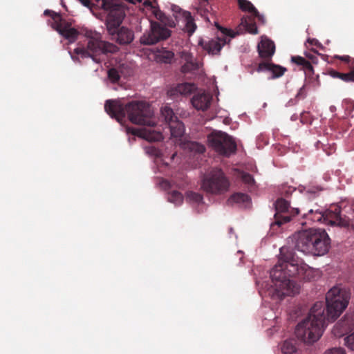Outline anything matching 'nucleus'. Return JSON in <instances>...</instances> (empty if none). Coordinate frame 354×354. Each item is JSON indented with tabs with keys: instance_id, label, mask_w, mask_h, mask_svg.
<instances>
[{
	"instance_id": "55",
	"label": "nucleus",
	"mask_w": 354,
	"mask_h": 354,
	"mask_svg": "<svg viewBox=\"0 0 354 354\" xmlns=\"http://www.w3.org/2000/svg\"><path fill=\"white\" fill-rule=\"evenodd\" d=\"M322 218H319L317 214H313L310 216V220H311L313 222H315V221H321Z\"/></svg>"
},
{
	"instance_id": "54",
	"label": "nucleus",
	"mask_w": 354,
	"mask_h": 354,
	"mask_svg": "<svg viewBox=\"0 0 354 354\" xmlns=\"http://www.w3.org/2000/svg\"><path fill=\"white\" fill-rule=\"evenodd\" d=\"M305 55L308 58L311 59L313 63H317V58L315 55H312L310 53H305Z\"/></svg>"
},
{
	"instance_id": "25",
	"label": "nucleus",
	"mask_w": 354,
	"mask_h": 354,
	"mask_svg": "<svg viewBox=\"0 0 354 354\" xmlns=\"http://www.w3.org/2000/svg\"><path fill=\"white\" fill-rule=\"evenodd\" d=\"M281 350L283 354H299V351L296 346V341L293 339L285 340L282 344Z\"/></svg>"
},
{
	"instance_id": "26",
	"label": "nucleus",
	"mask_w": 354,
	"mask_h": 354,
	"mask_svg": "<svg viewBox=\"0 0 354 354\" xmlns=\"http://www.w3.org/2000/svg\"><path fill=\"white\" fill-rule=\"evenodd\" d=\"M196 89V86L193 83H182L178 84L175 88V91L182 95L191 94Z\"/></svg>"
},
{
	"instance_id": "56",
	"label": "nucleus",
	"mask_w": 354,
	"mask_h": 354,
	"mask_svg": "<svg viewBox=\"0 0 354 354\" xmlns=\"http://www.w3.org/2000/svg\"><path fill=\"white\" fill-rule=\"evenodd\" d=\"M314 214H317L319 218H323L324 216V213L319 209L314 210Z\"/></svg>"
},
{
	"instance_id": "38",
	"label": "nucleus",
	"mask_w": 354,
	"mask_h": 354,
	"mask_svg": "<svg viewBox=\"0 0 354 354\" xmlns=\"http://www.w3.org/2000/svg\"><path fill=\"white\" fill-rule=\"evenodd\" d=\"M145 151L147 154L153 157H160V151L153 146H148L145 147Z\"/></svg>"
},
{
	"instance_id": "2",
	"label": "nucleus",
	"mask_w": 354,
	"mask_h": 354,
	"mask_svg": "<svg viewBox=\"0 0 354 354\" xmlns=\"http://www.w3.org/2000/svg\"><path fill=\"white\" fill-rule=\"evenodd\" d=\"M50 26L71 44L75 42L79 36L85 38V44L78 43L73 51H68L75 62L80 63V59L90 58L94 63L100 64L101 56L114 54L119 50L116 45L103 40L102 34L95 30L86 27L77 30L64 19L61 21L52 22Z\"/></svg>"
},
{
	"instance_id": "48",
	"label": "nucleus",
	"mask_w": 354,
	"mask_h": 354,
	"mask_svg": "<svg viewBox=\"0 0 354 354\" xmlns=\"http://www.w3.org/2000/svg\"><path fill=\"white\" fill-rule=\"evenodd\" d=\"M295 191V188L290 186H283L282 187L281 194L286 196L292 194Z\"/></svg>"
},
{
	"instance_id": "60",
	"label": "nucleus",
	"mask_w": 354,
	"mask_h": 354,
	"mask_svg": "<svg viewBox=\"0 0 354 354\" xmlns=\"http://www.w3.org/2000/svg\"><path fill=\"white\" fill-rule=\"evenodd\" d=\"M329 110H330V111L331 113H335L336 112V111H337V108H336V106L335 105H331L329 107Z\"/></svg>"
},
{
	"instance_id": "52",
	"label": "nucleus",
	"mask_w": 354,
	"mask_h": 354,
	"mask_svg": "<svg viewBox=\"0 0 354 354\" xmlns=\"http://www.w3.org/2000/svg\"><path fill=\"white\" fill-rule=\"evenodd\" d=\"M334 57L345 62H348L350 60V57L348 55H335Z\"/></svg>"
},
{
	"instance_id": "15",
	"label": "nucleus",
	"mask_w": 354,
	"mask_h": 354,
	"mask_svg": "<svg viewBox=\"0 0 354 354\" xmlns=\"http://www.w3.org/2000/svg\"><path fill=\"white\" fill-rule=\"evenodd\" d=\"M256 71L258 73L269 72L271 75L268 77V80H274L282 77L287 71V68L272 62H263L259 64Z\"/></svg>"
},
{
	"instance_id": "4",
	"label": "nucleus",
	"mask_w": 354,
	"mask_h": 354,
	"mask_svg": "<svg viewBox=\"0 0 354 354\" xmlns=\"http://www.w3.org/2000/svg\"><path fill=\"white\" fill-rule=\"evenodd\" d=\"M104 110L111 118L122 123L127 114L129 120L135 124L155 126L156 120L150 105L145 101L133 100L124 106L119 100H107Z\"/></svg>"
},
{
	"instance_id": "30",
	"label": "nucleus",
	"mask_w": 354,
	"mask_h": 354,
	"mask_svg": "<svg viewBox=\"0 0 354 354\" xmlns=\"http://www.w3.org/2000/svg\"><path fill=\"white\" fill-rule=\"evenodd\" d=\"M239 8L243 12H249L253 14L257 12V8L248 0H237Z\"/></svg>"
},
{
	"instance_id": "19",
	"label": "nucleus",
	"mask_w": 354,
	"mask_h": 354,
	"mask_svg": "<svg viewBox=\"0 0 354 354\" xmlns=\"http://www.w3.org/2000/svg\"><path fill=\"white\" fill-rule=\"evenodd\" d=\"M259 57L263 59H271L275 52L274 41L267 37H263L257 46Z\"/></svg>"
},
{
	"instance_id": "21",
	"label": "nucleus",
	"mask_w": 354,
	"mask_h": 354,
	"mask_svg": "<svg viewBox=\"0 0 354 354\" xmlns=\"http://www.w3.org/2000/svg\"><path fill=\"white\" fill-rule=\"evenodd\" d=\"M155 59L158 63L171 64L174 59V53L166 48H157L155 52Z\"/></svg>"
},
{
	"instance_id": "36",
	"label": "nucleus",
	"mask_w": 354,
	"mask_h": 354,
	"mask_svg": "<svg viewBox=\"0 0 354 354\" xmlns=\"http://www.w3.org/2000/svg\"><path fill=\"white\" fill-rule=\"evenodd\" d=\"M44 15H49L53 20V22L61 21L63 19L62 17L59 13L55 12L51 10H45L44 12Z\"/></svg>"
},
{
	"instance_id": "1",
	"label": "nucleus",
	"mask_w": 354,
	"mask_h": 354,
	"mask_svg": "<svg viewBox=\"0 0 354 354\" xmlns=\"http://www.w3.org/2000/svg\"><path fill=\"white\" fill-rule=\"evenodd\" d=\"M351 291L341 285L331 288L326 295V314L322 302H316L306 318L295 328V335L306 344L317 342L322 335L328 322L337 319L348 305Z\"/></svg>"
},
{
	"instance_id": "51",
	"label": "nucleus",
	"mask_w": 354,
	"mask_h": 354,
	"mask_svg": "<svg viewBox=\"0 0 354 354\" xmlns=\"http://www.w3.org/2000/svg\"><path fill=\"white\" fill-rule=\"evenodd\" d=\"M307 41H308V43H310V44H312V45H315V46H318V47H322V46L321 43H320L317 39H314V38H313V39L308 38V39H307Z\"/></svg>"
},
{
	"instance_id": "12",
	"label": "nucleus",
	"mask_w": 354,
	"mask_h": 354,
	"mask_svg": "<svg viewBox=\"0 0 354 354\" xmlns=\"http://www.w3.org/2000/svg\"><path fill=\"white\" fill-rule=\"evenodd\" d=\"M154 126H147L144 128H127V133H131L150 142H158L164 139L160 130L153 129Z\"/></svg>"
},
{
	"instance_id": "61",
	"label": "nucleus",
	"mask_w": 354,
	"mask_h": 354,
	"mask_svg": "<svg viewBox=\"0 0 354 354\" xmlns=\"http://www.w3.org/2000/svg\"><path fill=\"white\" fill-rule=\"evenodd\" d=\"M298 119V115L296 114V113H294L293 115H291L290 117V120L292 121H296Z\"/></svg>"
},
{
	"instance_id": "29",
	"label": "nucleus",
	"mask_w": 354,
	"mask_h": 354,
	"mask_svg": "<svg viewBox=\"0 0 354 354\" xmlns=\"http://www.w3.org/2000/svg\"><path fill=\"white\" fill-rule=\"evenodd\" d=\"M303 189L306 192V194L316 196L324 190V188L321 185L309 183L307 185L304 186Z\"/></svg>"
},
{
	"instance_id": "63",
	"label": "nucleus",
	"mask_w": 354,
	"mask_h": 354,
	"mask_svg": "<svg viewBox=\"0 0 354 354\" xmlns=\"http://www.w3.org/2000/svg\"><path fill=\"white\" fill-rule=\"evenodd\" d=\"M214 26L218 30H219V26H221L217 21H214Z\"/></svg>"
},
{
	"instance_id": "41",
	"label": "nucleus",
	"mask_w": 354,
	"mask_h": 354,
	"mask_svg": "<svg viewBox=\"0 0 354 354\" xmlns=\"http://www.w3.org/2000/svg\"><path fill=\"white\" fill-rule=\"evenodd\" d=\"M301 66L303 67L306 75H314V68L309 61L306 59Z\"/></svg>"
},
{
	"instance_id": "11",
	"label": "nucleus",
	"mask_w": 354,
	"mask_h": 354,
	"mask_svg": "<svg viewBox=\"0 0 354 354\" xmlns=\"http://www.w3.org/2000/svg\"><path fill=\"white\" fill-rule=\"evenodd\" d=\"M161 116L169 126L171 136L174 138H181L185 133V125L174 113L173 109L166 105L160 109Z\"/></svg>"
},
{
	"instance_id": "53",
	"label": "nucleus",
	"mask_w": 354,
	"mask_h": 354,
	"mask_svg": "<svg viewBox=\"0 0 354 354\" xmlns=\"http://www.w3.org/2000/svg\"><path fill=\"white\" fill-rule=\"evenodd\" d=\"M218 30L221 31V32L222 33V35L223 36H227V34L231 32L230 29L227 28H224L223 26H219V30Z\"/></svg>"
},
{
	"instance_id": "31",
	"label": "nucleus",
	"mask_w": 354,
	"mask_h": 354,
	"mask_svg": "<svg viewBox=\"0 0 354 354\" xmlns=\"http://www.w3.org/2000/svg\"><path fill=\"white\" fill-rule=\"evenodd\" d=\"M107 78L111 83L115 84L120 80V75L116 68H111L107 71Z\"/></svg>"
},
{
	"instance_id": "20",
	"label": "nucleus",
	"mask_w": 354,
	"mask_h": 354,
	"mask_svg": "<svg viewBox=\"0 0 354 354\" xmlns=\"http://www.w3.org/2000/svg\"><path fill=\"white\" fill-rule=\"evenodd\" d=\"M153 13L155 17L159 21L158 22L160 23L162 26L167 28H174L178 23V21L173 16L167 15L159 8L154 9Z\"/></svg>"
},
{
	"instance_id": "13",
	"label": "nucleus",
	"mask_w": 354,
	"mask_h": 354,
	"mask_svg": "<svg viewBox=\"0 0 354 354\" xmlns=\"http://www.w3.org/2000/svg\"><path fill=\"white\" fill-rule=\"evenodd\" d=\"M230 41V39L216 37L214 38L205 39L199 38L198 45L209 55H218L223 47Z\"/></svg>"
},
{
	"instance_id": "49",
	"label": "nucleus",
	"mask_w": 354,
	"mask_h": 354,
	"mask_svg": "<svg viewBox=\"0 0 354 354\" xmlns=\"http://www.w3.org/2000/svg\"><path fill=\"white\" fill-rule=\"evenodd\" d=\"M159 185L160 187L165 190L168 189L171 187V184L167 180L162 179L160 182Z\"/></svg>"
},
{
	"instance_id": "8",
	"label": "nucleus",
	"mask_w": 354,
	"mask_h": 354,
	"mask_svg": "<svg viewBox=\"0 0 354 354\" xmlns=\"http://www.w3.org/2000/svg\"><path fill=\"white\" fill-rule=\"evenodd\" d=\"M310 249L307 254L323 256L330 248V239L324 229L312 228Z\"/></svg>"
},
{
	"instance_id": "17",
	"label": "nucleus",
	"mask_w": 354,
	"mask_h": 354,
	"mask_svg": "<svg viewBox=\"0 0 354 354\" xmlns=\"http://www.w3.org/2000/svg\"><path fill=\"white\" fill-rule=\"evenodd\" d=\"M226 203L229 206L246 209L250 207L252 199L247 194L237 192L231 195Z\"/></svg>"
},
{
	"instance_id": "59",
	"label": "nucleus",
	"mask_w": 354,
	"mask_h": 354,
	"mask_svg": "<svg viewBox=\"0 0 354 354\" xmlns=\"http://www.w3.org/2000/svg\"><path fill=\"white\" fill-rule=\"evenodd\" d=\"M296 102H297V101H296V100H293V99H290V100L288 102V103L286 104V106H291V105L295 104Z\"/></svg>"
},
{
	"instance_id": "35",
	"label": "nucleus",
	"mask_w": 354,
	"mask_h": 354,
	"mask_svg": "<svg viewBox=\"0 0 354 354\" xmlns=\"http://www.w3.org/2000/svg\"><path fill=\"white\" fill-rule=\"evenodd\" d=\"M342 106L348 113H351L354 110V100L350 98L344 99L342 102Z\"/></svg>"
},
{
	"instance_id": "23",
	"label": "nucleus",
	"mask_w": 354,
	"mask_h": 354,
	"mask_svg": "<svg viewBox=\"0 0 354 354\" xmlns=\"http://www.w3.org/2000/svg\"><path fill=\"white\" fill-rule=\"evenodd\" d=\"M185 201L193 206L205 203L203 195L193 191H188L185 193Z\"/></svg>"
},
{
	"instance_id": "27",
	"label": "nucleus",
	"mask_w": 354,
	"mask_h": 354,
	"mask_svg": "<svg viewBox=\"0 0 354 354\" xmlns=\"http://www.w3.org/2000/svg\"><path fill=\"white\" fill-rule=\"evenodd\" d=\"M200 68V64L197 59H194L192 62L184 63L180 68V71L183 73H195Z\"/></svg>"
},
{
	"instance_id": "62",
	"label": "nucleus",
	"mask_w": 354,
	"mask_h": 354,
	"mask_svg": "<svg viewBox=\"0 0 354 354\" xmlns=\"http://www.w3.org/2000/svg\"><path fill=\"white\" fill-rule=\"evenodd\" d=\"M350 225L349 226H351L352 228L354 230V219H350Z\"/></svg>"
},
{
	"instance_id": "44",
	"label": "nucleus",
	"mask_w": 354,
	"mask_h": 354,
	"mask_svg": "<svg viewBox=\"0 0 354 354\" xmlns=\"http://www.w3.org/2000/svg\"><path fill=\"white\" fill-rule=\"evenodd\" d=\"M306 84H304L298 91V92L297 93L296 95H295V98L297 100H303L304 98L306 97L307 96V93L306 92Z\"/></svg>"
},
{
	"instance_id": "40",
	"label": "nucleus",
	"mask_w": 354,
	"mask_h": 354,
	"mask_svg": "<svg viewBox=\"0 0 354 354\" xmlns=\"http://www.w3.org/2000/svg\"><path fill=\"white\" fill-rule=\"evenodd\" d=\"M190 148L192 150L195 151L198 153H203L205 151V146L196 142H192L190 145Z\"/></svg>"
},
{
	"instance_id": "58",
	"label": "nucleus",
	"mask_w": 354,
	"mask_h": 354,
	"mask_svg": "<svg viewBox=\"0 0 354 354\" xmlns=\"http://www.w3.org/2000/svg\"><path fill=\"white\" fill-rule=\"evenodd\" d=\"M231 32L227 34V36L230 37V38L235 37L239 33L237 32H234L233 30L230 29Z\"/></svg>"
},
{
	"instance_id": "37",
	"label": "nucleus",
	"mask_w": 354,
	"mask_h": 354,
	"mask_svg": "<svg viewBox=\"0 0 354 354\" xmlns=\"http://www.w3.org/2000/svg\"><path fill=\"white\" fill-rule=\"evenodd\" d=\"M180 57L184 62V63L189 62L194 59H196V58H194L193 54L187 50H183L180 52Z\"/></svg>"
},
{
	"instance_id": "18",
	"label": "nucleus",
	"mask_w": 354,
	"mask_h": 354,
	"mask_svg": "<svg viewBox=\"0 0 354 354\" xmlns=\"http://www.w3.org/2000/svg\"><path fill=\"white\" fill-rule=\"evenodd\" d=\"M326 216L335 219V221H330L332 224L336 222L337 225L342 227H349L350 218L346 216H342L340 206L338 205H333L326 212Z\"/></svg>"
},
{
	"instance_id": "24",
	"label": "nucleus",
	"mask_w": 354,
	"mask_h": 354,
	"mask_svg": "<svg viewBox=\"0 0 354 354\" xmlns=\"http://www.w3.org/2000/svg\"><path fill=\"white\" fill-rule=\"evenodd\" d=\"M328 74L333 78H338L344 81V82H354V68L348 73H340L335 70H330L328 71Z\"/></svg>"
},
{
	"instance_id": "33",
	"label": "nucleus",
	"mask_w": 354,
	"mask_h": 354,
	"mask_svg": "<svg viewBox=\"0 0 354 354\" xmlns=\"http://www.w3.org/2000/svg\"><path fill=\"white\" fill-rule=\"evenodd\" d=\"M171 10L173 12V17L178 21L184 17L183 12H186L175 4L171 6Z\"/></svg>"
},
{
	"instance_id": "47",
	"label": "nucleus",
	"mask_w": 354,
	"mask_h": 354,
	"mask_svg": "<svg viewBox=\"0 0 354 354\" xmlns=\"http://www.w3.org/2000/svg\"><path fill=\"white\" fill-rule=\"evenodd\" d=\"M247 30L248 32L252 35H257L258 33V28L256 24H248L246 26Z\"/></svg>"
},
{
	"instance_id": "45",
	"label": "nucleus",
	"mask_w": 354,
	"mask_h": 354,
	"mask_svg": "<svg viewBox=\"0 0 354 354\" xmlns=\"http://www.w3.org/2000/svg\"><path fill=\"white\" fill-rule=\"evenodd\" d=\"M80 3L85 7L91 9L92 7H97L98 8L103 9L102 7L97 5V2L94 0H79Z\"/></svg>"
},
{
	"instance_id": "7",
	"label": "nucleus",
	"mask_w": 354,
	"mask_h": 354,
	"mask_svg": "<svg viewBox=\"0 0 354 354\" xmlns=\"http://www.w3.org/2000/svg\"><path fill=\"white\" fill-rule=\"evenodd\" d=\"M207 140L209 147L220 156L230 157L236 151L234 138L225 132L214 131L207 136Z\"/></svg>"
},
{
	"instance_id": "34",
	"label": "nucleus",
	"mask_w": 354,
	"mask_h": 354,
	"mask_svg": "<svg viewBox=\"0 0 354 354\" xmlns=\"http://www.w3.org/2000/svg\"><path fill=\"white\" fill-rule=\"evenodd\" d=\"M241 180L245 184L248 185V186H252L255 183V180L253 176L247 172L242 173Z\"/></svg>"
},
{
	"instance_id": "3",
	"label": "nucleus",
	"mask_w": 354,
	"mask_h": 354,
	"mask_svg": "<svg viewBox=\"0 0 354 354\" xmlns=\"http://www.w3.org/2000/svg\"><path fill=\"white\" fill-rule=\"evenodd\" d=\"M280 248L279 263L270 270V275L273 285L268 289V295L274 299L281 300L286 296L299 293L300 286L291 278L297 274L299 265L290 253L283 254Z\"/></svg>"
},
{
	"instance_id": "42",
	"label": "nucleus",
	"mask_w": 354,
	"mask_h": 354,
	"mask_svg": "<svg viewBox=\"0 0 354 354\" xmlns=\"http://www.w3.org/2000/svg\"><path fill=\"white\" fill-rule=\"evenodd\" d=\"M196 12L198 15H200L203 19H204L206 21L209 22V19L208 17V10L206 8H203L201 6L196 8Z\"/></svg>"
},
{
	"instance_id": "6",
	"label": "nucleus",
	"mask_w": 354,
	"mask_h": 354,
	"mask_svg": "<svg viewBox=\"0 0 354 354\" xmlns=\"http://www.w3.org/2000/svg\"><path fill=\"white\" fill-rule=\"evenodd\" d=\"M230 181L221 169L214 168L204 175L201 187L204 192L213 195H221L229 190Z\"/></svg>"
},
{
	"instance_id": "10",
	"label": "nucleus",
	"mask_w": 354,
	"mask_h": 354,
	"mask_svg": "<svg viewBox=\"0 0 354 354\" xmlns=\"http://www.w3.org/2000/svg\"><path fill=\"white\" fill-rule=\"evenodd\" d=\"M171 35V30L162 26L160 23L150 21V28L141 36L140 41L143 45H153L166 40Z\"/></svg>"
},
{
	"instance_id": "43",
	"label": "nucleus",
	"mask_w": 354,
	"mask_h": 354,
	"mask_svg": "<svg viewBox=\"0 0 354 354\" xmlns=\"http://www.w3.org/2000/svg\"><path fill=\"white\" fill-rule=\"evenodd\" d=\"M324 354H346V351L342 347H335L326 350Z\"/></svg>"
},
{
	"instance_id": "16",
	"label": "nucleus",
	"mask_w": 354,
	"mask_h": 354,
	"mask_svg": "<svg viewBox=\"0 0 354 354\" xmlns=\"http://www.w3.org/2000/svg\"><path fill=\"white\" fill-rule=\"evenodd\" d=\"M212 95L206 92L197 93L191 100L192 106L198 111H206L211 105Z\"/></svg>"
},
{
	"instance_id": "9",
	"label": "nucleus",
	"mask_w": 354,
	"mask_h": 354,
	"mask_svg": "<svg viewBox=\"0 0 354 354\" xmlns=\"http://www.w3.org/2000/svg\"><path fill=\"white\" fill-rule=\"evenodd\" d=\"M275 213L274 214V221L270 223V227L274 225L279 227L283 224L290 222L292 217L298 215L299 209L298 208H291L290 202L287 200L279 198L274 203Z\"/></svg>"
},
{
	"instance_id": "5",
	"label": "nucleus",
	"mask_w": 354,
	"mask_h": 354,
	"mask_svg": "<svg viewBox=\"0 0 354 354\" xmlns=\"http://www.w3.org/2000/svg\"><path fill=\"white\" fill-rule=\"evenodd\" d=\"M97 5L107 12L106 27L108 33L121 45L131 44L134 39V32L125 26H120L126 16L125 8L120 3H112L106 0H95Z\"/></svg>"
},
{
	"instance_id": "22",
	"label": "nucleus",
	"mask_w": 354,
	"mask_h": 354,
	"mask_svg": "<svg viewBox=\"0 0 354 354\" xmlns=\"http://www.w3.org/2000/svg\"><path fill=\"white\" fill-rule=\"evenodd\" d=\"M183 14L184 17L181 20L185 23V30L190 36L196 31L197 26L190 12H185Z\"/></svg>"
},
{
	"instance_id": "14",
	"label": "nucleus",
	"mask_w": 354,
	"mask_h": 354,
	"mask_svg": "<svg viewBox=\"0 0 354 354\" xmlns=\"http://www.w3.org/2000/svg\"><path fill=\"white\" fill-rule=\"evenodd\" d=\"M312 228L308 230L300 231L295 233L291 239L292 242L295 243L294 248L305 254L310 249V243L312 241L311 239Z\"/></svg>"
},
{
	"instance_id": "50",
	"label": "nucleus",
	"mask_w": 354,
	"mask_h": 354,
	"mask_svg": "<svg viewBox=\"0 0 354 354\" xmlns=\"http://www.w3.org/2000/svg\"><path fill=\"white\" fill-rule=\"evenodd\" d=\"M253 15L258 18V19L262 23H266V18L263 14H260L259 12L257 10V12H254Z\"/></svg>"
},
{
	"instance_id": "57",
	"label": "nucleus",
	"mask_w": 354,
	"mask_h": 354,
	"mask_svg": "<svg viewBox=\"0 0 354 354\" xmlns=\"http://www.w3.org/2000/svg\"><path fill=\"white\" fill-rule=\"evenodd\" d=\"M314 214V209H309L308 212V214H304V217L305 218H308V219H310V216Z\"/></svg>"
},
{
	"instance_id": "32",
	"label": "nucleus",
	"mask_w": 354,
	"mask_h": 354,
	"mask_svg": "<svg viewBox=\"0 0 354 354\" xmlns=\"http://www.w3.org/2000/svg\"><path fill=\"white\" fill-rule=\"evenodd\" d=\"M308 77V84L314 89H317L321 85L319 80V75H316L313 76V75H306Z\"/></svg>"
},
{
	"instance_id": "39",
	"label": "nucleus",
	"mask_w": 354,
	"mask_h": 354,
	"mask_svg": "<svg viewBox=\"0 0 354 354\" xmlns=\"http://www.w3.org/2000/svg\"><path fill=\"white\" fill-rule=\"evenodd\" d=\"M345 345L352 351H354V332L344 338Z\"/></svg>"
},
{
	"instance_id": "46",
	"label": "nucleus",
	"mask_w": 354,
	"mask_h": 354,
	"mask_svg": "<svg viewBox=\"0 0 354 354\" xmlns=\"http://www.w3.org/2000/svg\"><path fill=\"white\" fill-rule=\"evenodd\" d=\"M306 59L301 56H292L291 57V62L292 63L296 64L298 66H301L305 63Z\"/></svg>"
},
{
	"instance_id": "64",
	"label": "nucleus",
	"mask_w": 354,
	"mask_h": 354,
	"mask_svg": "<svg viewBox=\"0 0 354 354\" xmlns=\"http://www.w3.org/2000/svg\"><path fill=\"white\" fill-rule=\"evenodd\" d=\"M304 113H305V112L304 111V112H302V113H301V123H303V124H304V123H305V122L304 121L303 118H302V117H303V115L304 114Z\"/></svg>"
},
{
	"instance_id": "28",
	"label": "nucleus",
	"mask_w": 354,
	"mask_h": 354,
	"mask_svg": "<svg viewBox=\"0 0 354 354\" xmlns=\"http://www.w3.org/2000/svg\"><path fill=\"white\" fill-rule=\"evenodd\" d=\"M167 199L169 203H174L175 205H180L183 201V196L178 191H172L167 194Z\"/></svg>"
}]
</instances>
